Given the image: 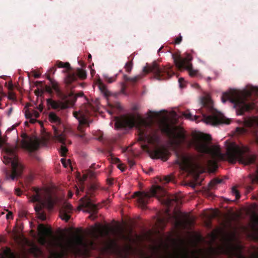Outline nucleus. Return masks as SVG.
Listing matches in <instances>:
<instances>
[{"instance_id":"nucleus-35","label":"nucleus","mask_w":258,"mask_h":258,"mask_svg":"<svg viewBox=\"0 0 258 258\" xmlns=\"http://www.w3.org/2000/svg\"><path fill=\"white\" fill-rule=\"evenodd\" d=\"M65 141H66V137L64 136V141L63 143H61L62 144V145L60 147V154L61 156H65L67 152L68 149L66 148V147L64 145H65Z\"/></svg>"},{"instance_id":"nucleus-49","label":"nucleus","mask_w":258,"mask_h":258,"mask_svg":"<svg viewBox=\"0 0 258 258\" xmlns=\"http://www.w3.org/2000/svg\"><path fill=\"white\" fill-rule=\"evenodd\" d=\"M253 221L255 224L258 226V215L256 214L253 216Z\"/></svg>"},{"instance_id":"nucleus-8","label":"nucleus","mask_w":258,"mask_h":258,"mask_svg":"<svg viewBox=\"0 0 258 258\" xmlns=\"http://www.w3.org/2000/svg\"><path fill=\"white\" fill-rule=\"evenodd\" d=\"M56 67L63 69L62 73L65 78L64 81H77L78 79L84 80L87 79V73L84 68H73L69 62L57 60L54 67H51L45 74L48 81H54L53 76L56 70Z\"/></svg>"},{"instance_id":"nucleus-31","label":"nucleus","mask_w":258,"mask_h":258,"mask_svg":"<svg viewBox=\"0 0 258 258\" xmlns=\"http://www.w3.org/2000/svg\"><path fill=\"white\" fill-rule=\"evenodd\" d=\"M222 182V180L219 178H215L212 180L209 183V188L211 189L215 188V186Z\"/></svg>"},{"instance_id":"nucleus-37","label":"nucleus","mask_w":258,"mask_h":258,"mask_svg":"<svg viewBox=\"0 0 258 258\" xmlns=\"http://www.w3.org/2000/svg\"><path fill=\"white\" fill-rule=\"evenodd\" d=\"M133 63L132 61H128L125 63L124 68H125L126 72H127V73L131 72V71H132V68H133Z\"/></svg>"},{"instance_id":"nucleus-40","label":"nucleus","mask_w":258,"mask_h":258,"mask_svg":"<svg viewBox=\"0 0 258 258\" xmlns=\"http://www.w3.org/2000/svg\"><path fill=\"white\" fill-rule=\"evenodd\" d=\"M89 247L90 249H95L96 246V244L93 240L89 241Z\"/></svg>"},{"instance_id":"nucleus-45","label":"nucleus","mask_w":258,"mask_h":258,"mask_svg":"<svg viewBox=\"0 0 258 258\" xmlns=\"http://www.w3.org/2000/svg\"><path fill=\"white\" fill-rule=\"evenodd\" d=\"M182 36L179 35L178 37L175 39V44H179L182 41Z\"/></svg>"},{"instance_id":"nucleus-25","label":"nucleus","mask_w":258,"mask_h":258,"mask_svg":"<svg viewBox=\"0 0 258 258\" xmlns=\"http://www.w3.org/2000/svg\"><path fill=\"white\" fill-rule=\"evenodd\" d=\"M160 127L161 132L169 137L171 138L172 135H174V130L167 122H164L162 123Z\"/></svg>"},{"instance_id":"nucleus-2","label":"nucleus","mask_w":258,"mask_h":258,"mask_svg":"<svg viewBox=\"0 0 258 258\" xmlns=\"http://www.w3.org/2000/svg\"><path fill=\"white\" fill-rule=\"evenodd\" d=\"M38 242L49 250L50 258H64L68 255L71 243H64L61 239L53 235L51 227H47L43 224L38 225Z\"/></svg>"},{"instance_id":"nucleus-62","label":"nucleus","mask_w":258,"mask_h":258,"mask_svg":"<svg viewBox=\"0 0 258 258\" xmlns=\"http://www.w3.org/2000/svg\"><path fill=\"white\" fill-rule=\"evenodd\" d=\"M9 77H8V76H4V77H2V78L4 79V80H7L8 79Z\"/></svg>"},{"instance_id":"nucleus-34","label":"nucleus","mask_w":258,"mask_h":258,"mask_svg":"<svg viewBox=\"0 0 258 258\" xmlns=\"http://www.w3.org/2000/svg\"><path fill=\"white\" fill-rule=\"evenodd\" d=\"M32 250L36 256H38L42 254L41 250L36 245H34L32 248Z\"/></svg>"},{"instance_id":"nucleus-13","label":"nucleus","mask_w":258,"mask_h":258,"mask_svg":"<svg viewBox=\"0 0 258 258\" xmlns=\"http://www.w3.org/2000/svg\"><path fill=\"white\" fill-rule=\"evenodd\" d=\"M199 157L195 155H182L178 156L176 163L183 170L197 168L200 165Z\"/></svg>"},{"instance_id":"nucleus-38","label":"nucleus","mask_w":258,"mask_h":258,"mask_svg":"<svg viewBox=\"0 0 258 258\" xmlns=\"http://www.w3.org/2000/svg\"><path fill=\"white\" fill-rule=\"evenodd\" d=\"M127 82H122L121 83V92L122 94H126L125 90L127 88Z\"/></svg>"},{"instance_id":"nucleus-53","label":"nucleus","mask_w":258,"mask_h":258,"mask_svg":"<svg viewBox=\"0 0 258 258\" xmlns=\"http://www.w3.org/2000/svg\"><path fill=\"white\" fill-rule=\"evenodd\" d=\"M186 82H181V81L179 82L180 88H183L184 87H185Z\"/></svg>"},{"instance_id":"nucleus-52","label":"nucleus","mask_w":258,"mask_h":258,"mask_svg":"<svg viewBox=\"0 0 258 258\" xmlns=\"http://www.w3.org/2000/svg\"><path fill=\"white\" fill-rule=\"evenodd\" d=\"M257 174L252 179V182H258V169H257Z\"/></svg>"},{"instance_id":"nucleus-48","label":"nucleus","mask_w":258,"mask_h":258,"mask_svg":"<svg viewBox=\"0 0 258 258\" xmlns=\"http://www.w3.org/2000/svg\"><path fill=\"white\" fill-rule=\"evenodd\" d=\"M172 177L171 176H166L164 178V180L166 182H169L172 180Z\"/></svg>"},{"instance_id":"nucleus-15","label":"nucleus","mask_w":258,"mask_h":258,"mask_svg":"<svg viewBox=\"0 0 258 258\" xmlns=\"http://www.w3.org/2000/svg\"><path fill=\"white\" fill-rule=\"evenodd\" d=\"M49 120L55 125H53L54 138L56 141L63 143L64 141V127L61 123L60 118L53 112H50L48 115Z\"/></svg>"},{"instance_id":"nucleus-57","label":"nucleus","mask_w":258,"mask_h":258,"mask_svg":"<svg viewBox=\"0 0 258 258\" xmlns=\"http://www.w3.org/2000/svg\"><path fill=\"white\" fill-rule=\"evenodd\" d=\"M190 85L195 88H199L200 87L199 84L196 83H194V84H191Z\"/></svg>"},{"instance_id":"nucleus-5","label":"nucleus","mask_w":258,"mask_h":258,"mask_svg":"<svg viewBox=\"0 0 258 258\" xmlns=\"http://www.w3.org/2000/svg\"><path fill=\"white\" fill-rule=\"evenodd\" d=\"M78 97H83L85 102L80 107L78 111H74L73 115L79 122L77 130L79 134L77 136L83 138L85 135L84 127L89 126L90 122L89 121V116L93 114L95 108L89 102L82 91H79L76 94L71 92L66 101L68 102L69 106H72L75 104Z\"/></svg>"},{"instance_id":"nucleus-55","label":"nucleus","mask_w":258,"mask_h":258,"mask_svg":"<svg viewBox=\"0 0 258 258\" xmlns=\"http://www.w3.org/2000/svg\"><path fill=\"white\" fill-rule=\"evenodd\" d=\"M100 167L99 165H96L95 164H93L91 166V168L93 169H95Z\"/></svg>"},{"instance_id":"nucleus-43","label":"nucleus","mask_w":258,"mask_h":258,"mask_svg":"<svg viewBox=\"0 0 258 258\" xmlns=\"http://www.w3.org/2000/svg\"><path fill=\"white\" fill-rule=\"evenodd\" d=\"M61 162L62 164H63V165L65 167H67L68 164H70V160H68V161H67V163L66 159H63V158L61 159Z\"/></svg>"},{"instance_id":"nucleus-9","label":"nucleus","mask_w":258,"mask_h":258,"mask_svg":"<svg viewBox=\"0 0 258 258\" xmlns=\"http://www.w3.org/2000/svg\"><path fill=\"white\" fill-rule=\"evenodd\" d=\"M226 156L227 160L231 163H235L237 161L239 163L249 165L254 162L255 156L250 153V149L247 146L236 145L230 143L226 148Z\"/></svg>"},{"instance_id":"nucleus-10","label":"nucleus","mask_w":258,"mask_h":258,"mask_svg":"<svg viewBox=\"0 0 258 258\" xmlns=\"http://www.w3.org/2000/svg\"><path fill=\"white\" fill-rule=\"evenodd\" d=\"M31 201L32 202H37V204L35 206V210L36 212L37 217L42 221H45L46 219V213L42 211L43 209L46 206H47L49 209L53 208L56 204L57 199L49 196L45 200L42 199L41 189L38 188H33V194L31 197Z\"/></svg>"},{"instance_id":"nucleus-54","label":"nucleus","mask_w":258,"mask_h":258,"mask_svg":"<svg viewBox=\"0 0 258 258\" xmlns=\"http://www.w3.org/2000/svg\"><path fill=\"white\" fill-rule=\"evenodd\" d=\"M168 218L167 219H162V220H161L163 223H164L165 222H168L169 221L170 219L171 218V217H172L171 215L170 214H168Z\"/></svg>"},{"instance_id":"nucleus-3","label":"nucleus","mask_w":258,"mask_h":258,"mask_svg":"<svg viewBox=\"0 0 258 258\" xmlns=\"http://www.w3.org/2000/svg\"><path fill=\"white\" fill-rule=\"evenodd\" d=\"M212 138L208 134L202 133H195L192 135V139L189 142V147H193L198 152L207 154L212 157V159L208 160L207 165L211 172H215L218 168L216 159L222 158L223 157L219 147H211Z\"/></svg>"},{"instance_id":"nucleus-14","label":"nucleus","mask_w":258,"mask_h":258,"mask_svg":"<svg viewBox=\"0 0 258 258\" xmlns=\"http://www.w3.org/2000/svg\"><path fill=\"white\" fill-rule=\"evenodd\" d=\"M35 82L36 83V85H39L40 87L35 91L36 95L38 96L41 95L44 92H47L51 96L54 92L59 96L63 95L62 90L57 82H49L47 85L43 84V82Z\"/></svg>"},{"instance_id":"nucleus-33","label":"nucleus","mask_w":258,"mask_h":258,"mask_svg":"<svg viewBox=\"0 0 258 258\" xmlns=\"http://www.w3.org/2000/svg\"><path fill=\"white\" fill-rule=\"evenodd\" d=\"M76 245H81L83 244V239L80 235L76 236L73 241Z\"/></svg>"},{"instance_id":"nucleus-63","label":"nucleus","mask_w":258,"mask_h":258,"mask_svg":"<svg viewBox=\"0 0 258 258\" xmlns=\"http://www.w3.org/2000/svg\"><path fill=\"white\" fill-rule=\"evenodd\" d=\"M178 81H184L183 78L182 77H180V78H178Z\"/></svg>"},{"instance_id":"nucleus-12","label":"nucleus","mask_w":258,"mask_h":258,"mask_svg":"<svg viewBox=\"0 0 258 258\" xmlns=\"http://www.w3.org/2000/svg\"><path fill=\"white\" fill-rule=\"evenodd\" d=\"M166 195L165 189L160 185H153L149 192L137 191L134 194V198H138V203L142 208H145L152 197H164Z\"/></svg>"},{"instance_id":"nucleus-32","label":"nucleus","mask_w":258,"mask_h":258,"mask_svg":"<svg viewBox=\"0 0 258 258\" xmlns=\"http://www.w3.org/2000/svg\"><path fill=\"white\" fill-rule=\"evenodd\" d=\"M28 76L29 79H31L32 77H34L35 79L39 78L41 76V73L36 70H33L30 73H28Z\"/></svg>"},{"instance_id":"nucleus-27","label":"nucleus","mask_w":258,"mask_h":258,"mask_svg":"<svg viewBox=\"0 0 258 258\" xmlns=\"http://www.w3.org/2000/svg\"><path fill=\"white\" fill-rule=\"evenodd\" d=\"M95 85L98 87L99 90L105 97L110 96V93L107 89L106 86L103 83V82H95Z\"/></svg>"},{"instance_id":"nucleus-17","label":"nucleus","mask_w":258,"mask_h":258,"mask_svg":"<svg viewBox=\"0 0 258 258\" xmlns=\"http://www.w3.org/2000/svg\"><path fill=\"white\" fill-rule=\"evenodd\" d=\"M144 149L147 150L153 159H161L164 161L167 160L170 155L168 150L164 146L156 147L155 149L150 150L147 145L143 146Z\"/></svg>"},{"instance_id":"nucleus-19","label":"nucleus","mask_w":258,"mask_h":258,"mask_svg":"<svg viewBox=\"0 0 258 258\" xmlns=\"http://www.w3.org/2000/svg\"><path fill=\"white\" fill-rule=\"evenodd\" d=\"M80 207L86 208L88 212L93 214H96L98 209L96 205L92 202L87 195L80 199V205L79 208Z\"/></svg>"},{"instance_id":"nucleus-58","label":"nucleus","mask_w":258,"mask_h":258,"mask_svg":"<svg viewBox=\"0 0 258 258\" xmlns=\"http://www.w3.org/2000/svg\"><path fill=\"white\" fill-rule=\"evenodd\" d=\"M38 109L39 110V111L40 112L42 111L43 109V106L41 104H40L38 107Z\"/></svg>"},{"instance_id":"nucleus-47","label":"nucleus","mask_w":258,"mask_h":258,"mask_svg":"<svg viewBox=\"0 0 258 258\" xmlns=\"http://www.w3.org/2000/svg\"><path fill=\"white\" fill-rule=\"evenodd\" d=\"M6 218L7 219H13V213L11 212H9V213L6 215Z\"/></svg>"},{"instance_id":"nucleus-18","label":"nucleus","mask_w":258,"mask_h":258,"mask_svg":"<svg viewBox=\"0 0 258 258\" xmlns=\"http://www.w3.org/2000/svg\"><path fill=\"white\" fill-rule=\"evenodd\" d=\"M204 121L207 123L213 125H217L221 123L228 124L230 123V120L223 115H206L202 112Z\"/></svg>"},{"instance_id":"nucleus-41","label":"nucleus","mask_w":258,"mask_h":258,"mask_svg":"<svg viewBox=\"0 0 258 258\" xmlns=\"http://www.w3.org/2000/svg\"><path fill=\"white\" fill-rule=\"evenodd\" d=\"M176 201H177V199H176V197H173L172 199H170V198H168L167 201V205L168 206H170L172 204V202L173 201L176 202Z\"/></svg>"},{"instance_id":"nucleus-46","label":"nucleus","mask_w":258,"mask_h":258,"mask_svg":"<svg viewBox=\"0 0 258 258\" xmlns=\"http://www.w3.org/2000/svg\"><path fill=\"white\" fill-rule=\"evenodd\" d=\"M128 164L131 168H132L135 164V162L133 159H128Z\"/></svg>"},{"instance_id":"nucleus-26","label":"nucleus","mask_w":258,"mask_h":258,"mask_svg":"<svg viewBox=\"0 0 258 258\" xmlns=\"http://www.w3.org/2000/svg\"><path fill=\"white\" fill-rule=\"evenodd\" d=\"M12 82H5V86L10 91L8 93V98L10 100L15 101L16 100V94L12 91L17 86L15 84H13Z\"/></svg>"},{"instance_id":"nucleus-44","label":"nucleus","mask_w":258,"mask_h":258,"mask_svg":"<svg viewBox=\"0 0 258 258\" xmlns=\"http://www.w3.org/2000/svg\"><path fill=\"white\" fill-rule=\"evenodd\" d=\"M88 176L90 178H94L96 176V173L95 172L90 170L88 173Z\"/></svg>"},{"instance_id":"nucleus-61","label":"nucleus","mask_w":258,"mask_h":258,"mask_svg":"<svg viewBox=\"0 0 258 258\" xmlns=\"http://www.w3.org/2000/svg\"><path fill=\"white\" fill-rule=\"evenodd\" d=\"M72 82H70V81H69V82H65V86H69L70 85H71V83H72Z\"/></svg>"},{"instance_id":"nucleus-6","label":"nucleus","mask_w":258,"mask_h":258,"mask_svg":"<svg viewBox=\"0 0 258 258\" xmlns=\"http://www.w3.org/2000/svg\"><path fill=\"white\" fill-rule=\"evenodd\" d=\"M110 231L113 234L117 235L119 239L125 241H130L131 240L130 236L125 235L123 232H119L117 233L114 230L109 229L108 228H105L103 230L98 229L99 233H94L93 236L96 239H97L99 237L105 238L104 243L107 250L124 254L126 258L135 252L133 247L130 245H126L124 248H121L118 243V239L112 238L110 237L109 234Z\"/></svg>"},{"instance_id":"nucleus-16","label":"nucleus","mask_w":258,"mask_h":258,"mask_svg":"<svg viewBox=\"0 0 258 258\" xmlns=\"http://www.w3.org/2000/svg\"><path fill=\"white\" fill-rule=\"evenodd\" d=\"M172 58L175 66L179 70L186 69L188 70L189 75L191 76H194L197 74V72L192 69V64L190 61L192 59V57L190 54L186 53V56L184 58L180 55L172 54Z\"/></svg>"},{"instance_id":"nucleus-20","label":"nucleus","mask_w":258,"mask_h":258,"mask_svg":"<svg viewBox=\"0 0 258 258\" xmlns=\"http://www.w3.org/2000/svg\"><path fill=\"white\" fill-rule=\"evenodd\" d=\"M72 211V206L67 202H64L59 211L60 218L66 222H68L71 218L70 214Z\"/></svg>"},{"instance_id":"nucleus-56","label":"nucleus","mask_w":258,"mask_h":258,"mask_svg":"<svg viewBox=\"0 0 258 258\" xmlns=\"http://www.w3.org/2000/svg\"><path fill=\"white\" fill-rule=\"evenodd\" d=\"M16 194L18 196H20L21 194V190L20 188H16L15 190Z\"/></svg>"},{"instance_id":"nucleus-50","label":"nucleus","mask_w":258,"mask_h":258,"mask_svg":"<svg viewBox=\"0 0 258 258\" xmlns=\"http://www.w3.org/2000/svg\"><path fill=\"white\" fill-rule=\"evenodd\" d=\"M117 167L121 171H123L125 170V167L123 166V164H118L117 165Z\"/></svg>"},{"instance_id":"nucleus-64","label":"nucleus","mask_w":258,"mask_h":258,"mask_svg":"<svg viewBox=\"0 0 258 258\" xmlns=\"http://www.w3.org/2000/svg\"><path fill=\"white\" fill-rule=\"evenodd\" d=\"M72 196H73L72 192H69V198H71L72 197Z\"/></svg>"},{"instance_id":"nucleus-24","label":"nucleus","mask_w":258,"mask_h":258,"mask_svg":"<svg viewBox=\"0 0 258 258\" xmlns=\"http://www.w3.org/2000/svg\"><path fill=\"white\" fill-rule=\"evenodd\" d=\"M46 102L47 105L50 106L54 109H57L59 108L64 109L70 106L68 102H67L66 104H63L56 101L53 100L51 98L47 99L46 100Z\"/></svg>"},{"instance_id":"nucleus-51","label":"nucleus","mask_w":258,"mask_h":258,"mask_svg":"<svg viewBox=\"0 0 258 258\" xmlns=\"http://www.w3.org/2000/svg\"><path fill=\"white\" fill-rule=\"evenodd\" d=\"M141 257L140 258H151V257L147 254L144 253V252H141Z\"/></svg>"},{"instance_id":"nucleus-22","label":"nucleus","mask_w":258,"mask_h":258,"mask_svg":"<svg viewBox=\"0 0 258 258\" xmlns=\"http://www.w3.org/2000/svg\"><path fill=\"white\" fill-rule=\"evenodd\" d=\"M201 103L202 107L206 108L208 111L212 112L213 111V102L209 95L202 97L201 99Z\"/></svg>"},{"instance_id":"nucleus-30","label":"nucleus","mask_w":258,"mask_h":258,"mask_svg":"<svg viewBox=\"0 0 258 258\" xmlns=\"http://www.w3.org/2000/svg\"><path fill=\"white\" fill-rule=\"evenodd\" d=\"M182 115L187 119L190 120H197L198 118V116L197 115L193 116L192 114L189 111V110H187L185 112H183Z\"/></svg>"},{"instance_id":"nucleus-28","label":"nucleus","mask_w":258,"mask_h":258,"mask_svg":"<svg viewBox=\"0 0 258 258\" xmlns=\"http://www.w3.org/2000/svg\"><path fill=\"white\" fill-rule=\"evenodd\" d=\"M3 258H16L11 248L7 247L3 251Z\"/></svg>"},{"instance_id":"nucleus-39","label":"nucleus","mask_w":258,"mask_h":258,"mask_svg":"<svg viewBox=\"0 0 258 258\" xmlns=\"http://www.w3.org/2000/svg\"><path fill=\"white\" fill-rule=\"evenodd\" d=\"M232 193L235 196L236 200H238L240 198V195L238 191L236 189V187H233L232 188Z\"/></svg>"},{"instance_id":"nucleus-1","label":"nucleus","mask_w":258,"mask_h":258,"mask_svg":"<svg viewBox=\"0 0 258 258\" xmlns=\"http://www.w3.org/2000/svg\"><path fill=\"white\" fill-rule=\"evenodd\" d=\"M258 97V87L247 86L242 90L233 89L224 93L221 97L223 103L229 101L233 104L237 115H242L245 111L253 109V101Z\"/></svg>"},{"instance_id":"nucleus-21","label":"nucleus","mask_w":258,"mask_h":258,"mask_svg":"<svg viewBox=\"0 0 258 258\" xmlns=\"http://www.w3.org/2000/svg\"><path fill=\"white\" fill-rule=\"evenodd\" d=\"M24 148L30 152L37 150L40 146V142L37 139H30L28 140H24L22 142Z\"/></svg>"},{"instance_id":"nucleus-11","label":"nucleus","mask_w":258,"mask_h":258,"mask_svg":"<svg viewBox=\"0 0 258 258\" xmlns=\"http://www.w3.org/2000/svg\"><path fill=\"white\" fill-rule=\"evenodd\" d=\"M19 147L17 145L14 146H7L5 148V155H4V163L11 164L12 173L10 175V178L14 180L16 177L21 175L23 171V166L19 163L16 152Z\"/></svg>"},{"instance_id":"nucleus-7","label":"nucleus","mask_w":258,"mask_h":258,"mask_svg":"<svg viewBox=\"0 0 258 258\" xmlns=\"http://www.w3.org/2000/svg\"><path fill=\"white\" fill-rule=\"evenodd\" d=\"M173 68V67L170 64L161 66L155 60L151 63H146L142 72L132 79H130L126 75H123L124 81H138L150 74L155 79L159 81L171 79L174 76L178 77Z\"/></svg>"},{"instance_id":"nucleus-42","label":"nucleus","mask_w":258,"mask_h":258,"mask_svg":"<svg viewBox=\"0 0 258 258\" xmlns=\"http://www.w3.org/2000/svg\"><path fill=\"white\" fill-rule=\"evenodd\" d=\"M34 179V177L32 175H30L29 176H28L26 179V182H27V183L28 184H30L32 181Z\"/></svg>"},{"instance_id":"nucleus-60","label":"nucleus","mask_w":258,"mask_h":258,"mask_svg":"<svg viewBox=\"0 0 258 258\" xmlns=\"http://www.w3.org/2000/svg\"><path fill=\"white\" fill-rule=\"evenodd\" d=\"M114 162L116 163H119L120 162V160L119 158H115L114 159Z\"/></svg>"},{"instance_id":"nucleus-36","label":"nucleus","mask_w":258,"mask_h":258,"mask_svg":"<svg viewBox=\"0 0 258 258\" xmlns=\"http://www.w3.org/2000/svg\"><path fill=\"white\" fill-rule=\"evenodd\" d=\"M97 189V186L94 184H92L88 189V191L87 192V195H90L91 196H93V192Z\"/></svg>"},{"instance_id":"nucleus-4","label":"nucleus","mask_w":258,"mask_h":258,"mask_svg":"<svg viewBox=\"0 0 258 258\" xmlns=\"http://www.w3.org/2000/svg\"><path fill=\"white\" fill-rule=\"evenodd\" d=\"M115 126L117 128H132L136 126L138 130L140 141L154 145L159 141V137L156 133L153 135L147 133L146 130L151 127V124L140 116L137 117L132 115L121 116L117 119Z\"/></svg>"},{"instance_id":"nucleus-59","label":"nucleus","mask_w":258,"mask_h":258,"mask_svg":"<svg viewBox=\"0 0 258 258\" xmlns=\"http://www.w3.org/2000/svg\"><path fill=\"white\" fill-rule=\"evenodd\" d=\"M30 119V122L34 123L36 121V119L35 118H33L32 117L29 118Z\"/></svg>"},{"instance_id":"nucleus-29","label":"nucleus","mask_w":258,"mask_h":258,"mask_svg":"<svg viewBox=\"0 0 258 258\" xmlns=\"http://www.w3.org/2000/svg\"><path fill=\"white\" fill-rule=\"evenodd\" d=\"M26 118L34 117L35 118L39 117V112L36 110H32L31 111L26 112L25 114Z\"/></svg>"},{"instance_id":"nucleus-23","label":"nucleus","mask_w":258,"mask_h":258,"mask_svg":"<svg viewBox=\"0 0 258 258\" xmlns=\"http://www.w3.org/2000/svg\"><path fill=\"white\" fill-rule=\"evenodd\" d=\"M174 140L175 143L177 145H180L185 142L186 138L185 134L182 131H180L177 133L174 131V135H172L171 138Z\"/></svg>"}]
</instances>
